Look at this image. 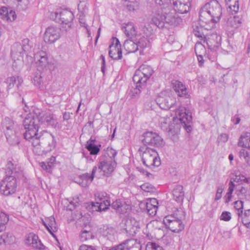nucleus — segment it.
Returning a JSON list of instances; mask_svg holds the SVG:
<instances>
[{"label": "nucleus", "mask_w": 250, "mask_h": 250, "mask_svg": "<svg viewBox=\"0 0 250 250\" xmlns=\"http://www.w3.org/2000/svg\"><path fill=\"white\" fill-rule=\"evenodd\" d=\"M39 109H33L25 117L23 125L25 130L23 133L24 138L30 142L33 146V151L37 155L42 153L43 150L40 145V137L38 136V131L41 125Z\"/></svg>", "instance_id": "obj_1"}, {"label": "nucleus", "mask_w": 250, "mask_h": 250, "mask_svg": "<svg viewBox=\"0 0 250 250\" xmlns=\"http://www.w3.org/2000/svg\"><path fill=\"white\" fill-rule=\"evenodd\" d=\"M222 15V8L218 1L213 0L206 3L201 9L200 21L202 24H207V28H213Z\"/></svg>", "instance_id": "obj_2"}, {"label": "nucleus", "mask_w": 250, "mask_h": 250, "mask_svg": "<svg viewBox=\"0 0 250 250\" xmlns=\"http://www.w3.org/2000/svg\"><path fill=\"white\" fill-rule=\"evenodd\" d=\"M50 18L61 24L62 32H68L72 28L74 16L68 9H61L51 13Z\"/></svg>", "instance_id": "obj_3"}, {"label": "nucleus", "mask_w": 250, "mask_h": 250, "mask_svg": "<svg viewBox=\"0 0 250 250\" xmlns=\"http://www.w3.org/2000/svg\"><path fill=\"white\" fill-rule=\"evenodd\" d=\"M144 139L142 140L143 143L145 145H148L149 146H153V148L147 147L144 151L142 156V161L144 165L148 166L147 162H150L149 164L154 166L156 161V156H152L150 151L153 152H156L155 145H156V134L152 132H146L143 135Z\"/></svg>", "instance_id": "obj_4"}, {"label": "nucleus", "mask_w": 250, "mask_h": 250, "mask_svg": "<svg viewBox=\"0 0 250 250\" xmlns=\"http://www.w3.org/2000/svg\"><path fill=\"white\" fill-rule=\"evenodd\" d=\"M184 216V212L178 209L175 213L166 216L163 219V224L172 232H179L184 228V225L182 221Z\"/></svg>", "instance_id": "obj_5"}, {"label": "nucleus", "mask_w": 250, "mask_h": 250, "mask_svg": "<svg viewBox=\"0 0 250 250\" xmlns=\"http://www.w3.org/2000/svg\"><path fill=\"white\" fill-rule=\"evenodd\" d=\"M34 58L39 71L51 73L56 67L54 60L48 57L46 52L39 51L34 54Z\"/></svg>", "instance_id": "obj_6"}, {"label": "nucleus", "mask_w": 250, "mask_h": 250, "mask_svg": "<svg viewBox=\"0 0 250 250\" xmlns=\"http://www.w3.org/2000/svg\"><path fill=\"white\" fill-rule=\"evenodd\" d=\"M38 136L40 137V145L43 150L42 155L44 151H50L54 149L56 146V142L55 137L50 133L43 131L42 133H38Z\"/></svg>", "instance_id": "obj_7"}, {"label": "nucleus", "mask_w": 250, "mask_h": 250, "mask_svg": "<svg viewBox=\"0 0 250 250\" xmlns=\"http://www.w3.org/2000/svg\"><path fill=\"white\" fill-rule=\"evenodd\" d=\"M17 187V180L15 176H6L0 183V192L5 196H8L16 192Z\"/></svg>", "instance_id": "obj_8"}, {"label": "nucleus", "mask_w": 250, "mask_h": 250, "mask_svg": "<svg viewBox=\"0 0 250 250\" xmlns=\"http://www.w3.org/2000/svg\"><path fill=\"white\" fill-rule=\"evenodd\" d=\"M117 165L116 161L105 159L104 157H100L97 167V173L100 174V178L103 176H108L114 171Z\"/></svg>", "instance_id": "obj_9"}, {"label": "nucleus", "mask_w": 250, "mask_h": 250, "mask_svg": "<svg viewBox=\"0 0 250 250\" xmlns=\"http://www.w3.org/2000/svg\"><path fill=\"white\" fill-rule=\"evenodd\" d=\"M154 70L152 68L147 65H142L138 69L135 71V72L132 78L134 83H138L146 84L147 80L150 78Z\"/></svg>", "instance_id": "obj_10"}, {"label": "nucleus", "mask_w": 250, "mask_h": 250, "mask_svg": "<svg viewBox=\"0 0 250 250\" xmlns=\"http://www.w3.org/2000/svg\"><path fill=\"white\" fill-rule=\"evenodd\" d=\"M61 27L50 26L46 28L43 35L44 41L48 44L53 43L61 37Z\"/></svg>", "instance_id": "obj_11"}, {"label": "nucleus", "mask_w": 250, "mask_h": 250, "mask_svg": "<svg viewBox=\"0 0 250 250\" xmlns=\"http://www.w3.org/2000/svg\"><path fill=\"white\" fill-rule=\"evenodd\" d=\"M41 125L44 124L47 125H50L53 127H56L58 123L55 115L47 111H41L40 109V115H39Z\"/></svg>", "instance_id": "obj_12"}, {"label": "nucleus", "mask_w": 250, "mask_h": 250, "mask_svg": "<svg viewBox=\"0 0 250 250\" xmlns=\"http://www.w3.org/2000/svg\"><path fill=\"white\" fill-rule=\"evenodd\" d=\"M109 56L114 60H120L122 58L121 45L117 38H113L112 42L109 46Z\"/></svg>", "instance_id": "obj_13"}, {"label": "nucleus", "mask_w": 250, "mask_h": 250, "mask_svg": "<svg viewBox=\"0 0 250 250\" xmlns=\"http://www.w3.org/2000/svg\"><path fill=\"white\" fill-rule=\"evenodd\" d=\"M97 167L94 166L93 167L91 174L88 173H85L80 175L79 181L78 182V183L83 187H86L93 181L95 177L100 179V175L97 173Z\"/></svg>", "instance_id": "obj_14"}, {"label": "nucleus", "mask_w": 250, "mask_h": 250, "mask_svg": "<svg viewBox=\"0 0 250 250\" xmlns=\"http://www.w3.org/2000/svg\"><path fill=\"white\" fill-rule=\"evenodd\" d=\"M174 10L179 14H186L189 12L191 5V0H173Z\"/></svg>", "instance_id": "obj_15"}, {"label": "nucleus", "mask_w": 250, "mask_h": 250, "mask_svg": "<svg viewBox=\"0 0 250 250\" xmlns=\"http://www.w3.org/2000/svg\"><path fill=\"white\" fill-rule=\"evenodd\" d=\"M140 229V222L135 218H131L126 221L125 229L129 236H134L139 231Z\"/></svg>", "instance_id": "obj_16"}, {"label": "nucleus", "mask_w": 250, "mask_h": 250, "mask_svg": "<svg viewBox=\"0 0 250 250\" xmlns=\"http://www.w3.org/2000/svg\"><path fill=\"white\" fill-rule=\"evenodd\" d=\"M25 243L34 249L39 250H45L46 247L42 244L38 235L34 233H29L25 240Z\"/></svg>", "instance_id": "obj_17"}, {"label": "nucleus", "mask_w": 250, "mask_h": 250, "mask_svg": "<svg viewBox=\"0 0 250 250\" xmlns=\"http://www.w3.org/2000/svg\"><path fill=\"white\" fill-rule=\"evenodd\" d=\"M207 24H202L199 21V25H196L193 29V34L201 41L205 42L207 40V30H211L207 28Z\"/></svg>", "instance_id": "obj_18"}, {"label": "nucleus", "mask_w": 250, "mask_h": 250, "mask_svg": "<svg viewBox=\"0 0 250 250\" xmlns=\"http://www.w3.org/2000/svg\"><path fill=\"white\" fill-rule=\"evenodd\" d=\"M176 118L181 123L186 125L189 123L192 120V116L190 112L185 107H180L176 110Z\"/></svg>", "instance_id": "obj_19"}, {"label": "nucleus", "mask_w": 250, "mask_h": 250, "mask_svg": "<svg viewBox=\"0 0 250 250\" xmlns=\"http://www.w3.org/2000/svg\"><path fill=\"white\" fill-rule=\"evenodd\" d=\"M143 46L140 40L134 41L133 40H126L124 43V49L127 53H135L139 47L142 48Z\"/></svg>", "instance_id": "obj_20"}, {"label": "nucleus", "mask_w": 250, "mask_h": 250, "mask_svg": "<svg viewBox=\"0 0 250 250\" xmlns=\"http://www.w3.org/2000/svg\"><path fill=\"white\" fill-rule=\"evenodd\" d=\"M171 84L172 88L179 97H185L188 95V90L186 86L179 81L173 80Z\"/></svg>", "instance_id": "obj_21"}, {"label": "nucleus", "mask_w": 250, "mask_h": 250, "mask_svg": "<svg viewBox=\"0 0 250 250\" xmlns=\"http://www.w3.org/2000/svg\"><path fill=\"white\" fill-rule=\"evenodd\" d=\"M24 50L20 42H15L11 46V56L12 59H23Z\"/></svg>", "instance_id": "obj_22"}, {"label": "nucleus", "mask_w": 250, "mask_h": 250, "mask_svg": "<svg viewBox=\"0 0 250 250\" xmlns=\"http://www.w3.org/2000/svg\"><path fill=\"white\" fill-rule=\"evenodd\" d=\"M122 30L129 38L133 39L134 36H136V29L132 22L124 23L122 24Z\"/></svg>", "instance_id": "obj_23"}, {"label": "nucleus", "mask_w": 250, "mask_h": 250, "mask_svg": "<svg viewBox=\"0 0 250 250\" xmlns=\"http://www.w3.org/2000/svg\"><path fill=\"white\" fill-rule=\"evenodd\" d=\"M43 225L47 229L48 231L52 235L58 230L55 219L53 216L46 218L44 221H42Z\"/></svg>", "instance_id": "obj_24"}, {"label": "nucleus", "mask_w": 250, "mask_h": 250, "mask_svg": "<svg viewBox=\"0 0 250 250\" xmlns=\"http://www.w3.org/2000/svg\"><path fill=\"white\" fill-rule=\"evenodd\" d=\"M195 51L200 65L202 66L204 63V56L206 55V49L203 44L197 42L195 46Z\"/></svg>", "instance_id": "obj_25"}, {"label": "nucleus", "mask_w": 250, "mask_h": 250, "mask_svg": "<svg viewBox=\"0 0 250 250\" xmlns=\"http://www.w3.org/2000/svg\"><path fill=\"white\" fill-rule=\"evenodd\" d=\"M165 15L161 14L159 16V19L157 18V20L159 21V22L157 26L160 27H163L164 23L165 22L167 23H171L174 20V18L171 15L169 14V9L165 8L164 9Z\"/></svg>", "instance_id": "obj_26"}, {"label": "nucleus", "mask_w": 250, "mask_h": 250, "mask_svg": "<svg viewBox=\"0 0 250 250\" xmlns=\"http://www.w3.org/2000/svg\"><path fill=\"white\" fill-rule=\"evenodd\" d=\"M94 142L95 140L91 138L86 142L85 144V148L92 155H96L99 153L100 151V147L101 146V145H99V146L96 145Z\"/></svg>", "instance_id": "obj_27"}, {"label": "nucleus", "mask_w": 250, "mask_h": 250, "mask_svg": "<svg viewBox=\"0 0 250 250\" xmlns=\"http://www.w3.org/2000/svg\"><path fill=\"white\" fill-rule=\"evenodd\" d=\"M7 84V88L8 90L13 88L14 85L16 84L18 88L21 85L23 82L22 79L19 76H12L8 77L6 81Z\"/></svg>", "instance_id": "obj_28"}, {"label": "nucleus", "mask_w": 250, "mask_h": 250, "mask_svg": "<svg viewBox=\"0 0 250 250\" xmlns=\"http://www.w3.org/2000/svg\"><path fill=\"white\" fill-rule=\"evenodd\" d=\"M123 244H125V250H141L140 244L134 239L127 240Z\"/></svg>", "instance_id": "obj_29"}, {"label": "nucleus", "mask_w": 250, "mask_h": 250, "mask_svg": "<svg viewBox=\"0 0 250 250\" xmlns=\"http://www.w3.org/2000/svg\"><path fill=\"white\" fill-rule=\"evenodd\" d=\"M117 154V151L110 147H107L104 150L103 154L100 157H104L105 159L115 161V158Z\"/></svg>", "instance_id": "obj_30"}, {"label": "nucleus", "mask_w": 250, "mask_h": 250, "mask_svg": "<svg viewBox=\"0 0 250 250\" xmlns=\"http://www.w3.org/2000/svg\"><path fill=\"white\" fill-rule=\"evenodd\" d=\"M17 167V165L14 164L12 161H8L5 168L6 176L14 175L16 177L18 172Z\"/></svg>", "instance_id": "obj_31"}, {"label": "nucleus", "mask_w": 250, "mask_h": 250, "mask_svg": "<svg viewBox=\"0 0 250 250\" xmlns=\"http://www.w3.org/2000/svg\"><path fill=\"white\" fill-rule=\"evenodd\" d=\"M156 199L151 198L149 202L146 204L147 212L151 216H154L156 214Z\"/></svg>", "instance_id": "obj_32"}, {"label": "nucleus", "mask_w": 250, "mask_h": 250, "mask_svg": "<svg viewBox=\"0 0 250 250\" xmlns=\"http://www.w3.org/2000/svg\"><path fill=\"white\" fill-rule=\"evenodd\" d=\"M43 72L38 70L34 73L33 78L34 84L40 88H43Z\"/></svg>", "instance_id": "obj_33"}, {"label": "nucleus", "mask_w": 250, "mask_h": 250, "mask_svg": "<svg viewBox=\"0 0 250 250\" xmlns=\"http://www.w3.org/2000/svg\"><path fill=\"white\" fill-rule=\"evenodd\" d=\"M225 2L229 12L232 13H236L238 11V0H225Z\"/></svg>", "instance_id": "obj_34"}, {"label": "nucleus", "mask_w": 250, "mask_h": 250, "mask_svg": "<svg viewBox=\"0 0 250 250\" xmlns=\"http://www.w3.org/2000/svg\"><path fill=\"white\" fill-rule=\"evenodd\" d=\"M173 194L175 200L177 201L182 202L184 197V192L182 186H177L173 191Z\"/></svg>", "instance_id": "obj_35"}, {"label": "nucleus", "mask_w": 250, "mask_h": 250, "mask_svg": "<svg viewBox=\"0 0 250 250\" xmlns=\"http://www.w3.org/2000/svg\"><path fill=\"white\" fill-rule=\"evenodd\" d=\"M239 145L243 147L250 148V133L246 132L242 135Z\"/></svg>", "instance_id": "obj_36"}, {"label": "nucleus", "mask_w": 250, "mask_h": 250, "mask_svg": "<svg viewBox=\"0 0 250 250\" xmlns=\"http://www.w3.org/2000/svg\"><path fill=\"white\" fill-rule=\"evenodd\" d=\"M3 126L6 128L5 134L8 132L10 135L15 134L14 123L9 118H5L3 122Z\"/></svg>", "instance_id": "obj_37"}, {"label": "nucleus", "mask_w": 250, "mask_h": 250, "mask_svg": "<svg viewBox=\"0 0 250 250\" xmlns=\"http://www.w3.org/2000/svg\"><path fill=\"white\" fill-rule=\"evenodd\" d=\"M8 221V215L0 210V232L5 230L6 228L5 225Z\"/></svg>", "instance_id": "obj_38"}, {"label": "nucleus", "mask_w": 250, "mask_h": 250, "mask_svg": "<svg viewBox=\"0 0 250 250\" xmlns=\"http://www.w3.org/2000/svg\"><path fill=\"white\" fill-rule=\"evenodd\" d=\"M96 202H104L106 200L110 201L109 195L105 192H97L95 194Z\"/></svg>", "instance_id": "obj_39"}, {"label": "nucleus", "mask_w": 250, "mask_h": 250, "mask_svg": "<svg viewBox=\"0 0 250 250\" xmlns=\"http://www.w3.org/2000/svg\"><path fill=\"white\" fill-rule=\"evenodd\" d=\"M136 84V87L131 90L132 96L135 97L139 95L141 91L145 88L146 84L141 83H134Z\"/></svg>", "instance_id": "obj_40"}, {"label": "nucleus", "mask_w": 250, "mask_h": 250, "mask_svg": "<svg viewBox=\"0 0 250 250\" xmlns=\"http://www.w3.org/2000/svg\"><path fill=\"white\" fill-rule=\"evenodd\" d=\"M92 233L90 231L83 230L80 234V240L82 242H84L92 238Z\"/></svg>", "instance_id": "obj_41"}, {"label": "nucleus", "mask_w": 250, "mask_h": 250, "mask_svg": "<svg viewBox=\"0 0 250 250\" xmlns=\"http://www.w3.org/2000/svg\"><path fill=\"white\" fill-rule=\"evenodd\" d=\"M6 137L7 141L10 145H18L19 144L18 139L16 137L15 134L10 135L8 132L6 133Z\"/></svg>", "instance_id": "obj_42"}, {"label": "nucleus", "mask_w": 250, "mask_h": 250, "mask_svg": "<svg viewBox=\"0 0 250 250\" xmlns=\"http://www.w3.org/2000/svg\"><path fill=\"white\" fill-rule=\"evenodd\" d=\"M243 224L248 228H250V209L245 211L242 218Z\"/></svg>", "instance_id": "obj_43"}, {"label": "nucleus", "mask_w": 250, "mask_h": 250, "mask_svg": "<svg viewBox=\"0 0 250 250\" xmlns=\"http://www.w3.org/2000/svg\"><path fill=\"white\" fill-rule=\"evenodd\" d=\"M131 209L130 205L126 203L125 202L122 201V205L120 207V209L118 210V212L120 214H125L128 212Z\"/></svg>", "instance_id": "obj_44"}, {"label": "nucleus", "mask_w": 250, "mask_h": 250, "mask_svg": "<svg viewBox=\"0 0 250 250\" xmlns=\"http://www.w3.org/2000/svg\"><path fill=\"white\" fill-rule=\"evenodd\" d=\"M242 23V19L239 16H234L230 21L231 25L235 28L239 27Z\"/></svg>", "instance_id": "obj_45"}, {"label": "nucleus", "mask_w": 250, "mask_h": 250, "mask_svg": "<svg viewBox=\"0 0 250 250\" xmlns=\"http://www.w3.org/2000/svg\"><path fill=\"white\" fill-rule=\"evenodd\" d=\"M17 8L19 10H25L27 8L28 5L29 4L28 0H17Z\"/></svg>", "instance_id": "obj_46"}, {"label": "nucleus", "mask_w": 250, "mask_h": 250, "mask_svg": "<svg viewBox=\"0 0 250 250\" xmlns=\"http://www.w3.org/2000/svg\"><path fill=\"white\" fill-rule=\"evenodd\" d=\"M12 60V67L14 70L18 71L23 65V59H15Z\"/></svg>", "instance_id": "obj_47"}, {"label": "nucleus", "mask_w": 250, "mask_h": 250, "mask_svg": "<svg viewBox=\"0 0 250 250\" xmlns=\"http://www.w3.org/2000/svg\"><path fill=\"white\" fill-rule=\"evenodd\" d=\"M17 15L14 11L11 8H9L8 14L7 15V17H5V21H13L16 20Z\"/></svg>", "instance_id": "obj_48"}, {"label": "nucleus", "mask_w": 250, "mask_h": 250, "mask_svg": "<svg viewBox=\"0 0 250 250\" xmlns=\"http://www.w3.org/2000/svg\"><path fill=\"white\" fill-rule=\"evenodd\" d=\"M96 204H98L99 207L98 208L100 209V211H105L110 206V201L106 200L105 202H96Z\"/></svg>", "instance_id": "obj_49"}, {"label": "nucleus", "mask_w": 250, "mask_h": 250, "mask_svg": "<svg viewBox=\"0 0 250 250\" xmlns=\"http://www.w3.org/2000/svg\"><path fill=\"white\" fill-rule=\"evenodd\" d=\"M141 188L145 192H153L155 188L151 184L148 183H145L141 186Z\"/></svg>", "instance_id": "obj_50"}, {"label": "nucleus", "mask_w": 250, "mask_h": 250, "mask_svg": "<svg viewBox=\"0 0 250 250\" xmlns=\"http://www.w3.org/2000/svg\"><path fill=\"white\" fill-rule=\"evenodd\" d=\"M77 200V199L76 200L74 199L71 200L69 202V204L66 207V210L72 211L75 209L79 204Z\"/></svg>", "instance_id": "obj_51"}, {"label": "nucleus", "mask_w": 250, "mask_h": 250, "mask_svg": "<svg viewBox=\"0 0 250 250\" xmlns=\"http://www.w3.org/2000/svg\"><path fill=\"white\" fill-rule=\"evenodd\" d=\"M122 200L121 199H117L113 202L111 204V207L116 210L118 212L119 209H120L121 205H122Z\"/></svg>", "instance_id": "obj_52"}, {"label": "nucleus", "mask_w": 250, "mask_h": 250, "mask_svg": "<svg viewBox=\"0 0 250 250\" xmlns=\"http://www.w3.org/2000/svg\"><path fill=\"white\" fill-rule=\"evenodd\" d=\"M9 10V8L4 6L1 7L0 8V15L3 20L5 21V17H7Z\"/></svg>", "instance_id": "obj_53"}, {"label": "nucleus", "mask_w": 250, "mask_h": 250, "mask_svg": "<svg viewBox=\"0 0 250 250\" xmlns=\"http://www.w3.org/2000/svg\"><path fill=\"white\" fill-rule=\"evenodd\" d=\"M79 250H97L96 247L83 244L79 248Z\"/></svg>", "instance_id": "obj_54"}, {"label": "nucleus", "mask_w": 250, "mask_h": 250, "mask_svg": "<svg viewBox=\"0 0 250 250\" xmlns=\"http://www.w3.org/2000/svg\"><path fill=\"white\" fill-rule=\"evenodd\" d=\"M29 42V41L28 39H24L22 40V44H21V45L23 48V50H24V51H28L30 49V47L28 44Z\"/></svg>", "instance_id": "obj_55"}, {"label": "nucleus", "mask_w": 250, "mask_h": 250, "mask_svg": "<svg viewBox=\"0 0 250 250\" xmlns=\"http://www.w3.org/2000/svg\"><path fill=\"white\" fill-rule=\"evenodd\" d=\"M146 250H156V243L148 242L146 246Z\"/></svg>", "instance_id": "obj_56"}, {"label": "nucleus", "mask_w": 250, "mask_h": 250, "mask_svg": "<svg viewBox=\"0 0 250 250\" xmlns=\"http://www.w3.org/2000/svg\"><path fill=\"white\" fill-rule=\"evenodd\" d=\"M231 218L230 213L228 212H224L221 215V219L224 221H229Z\"/></svg>", "instance_id": "obj_57"}, {"label": "nucleus", "mask_w": 250, "mask_h": 250, "mask_svg": "<svg viewBox=\"0 0 250 250\" xmlns=\"http://www.w3.org/2000/svg\"><path fill=\"white\" fill-rule=\"evenodd\" d=\"M79 22L80 23V25L84 27V28H87L88 25L86 23L85 20V16L83 15H80L79 17Z\"/></svg>", "instance_id": "obj_58"}, {"label": "nucleus", "mask_w": 250, "mask_h": 250, "mask_svg": "<svg viewBox=\"0 0 250 250\" xmlns=\"http://www.w3.org/2000/svg\"><path fill=\"white\" fill-rule=\"evenodd\" d=\"M100 58L102 59L101 71L103 74H104L105 70V60L103 55H101Z\"/></svg>", "instance_id": "obj_59"}, {"label": "nucleus", "mask_w": 250, "mask_h": 250, "mask_svg": "<svg viewBox=\"0 0 250 250\" xmlns=\"http://www.w3.org/2000/svg\"><path fill=\"white\" fill-rule=\"evenodd\" d=\"M243 204L241 201H237L234 203V208L237 210H240L243 208Z\"/></svg>", "instance_id": "obj_60"}, {"label": "nucleus", "mask_w": 250, "mask_h": 250, "mask_svg": "<svg viewBox=\"0 0 250 250\" xmlns=\"http://www.w3.org/2000/svg\"><path fill=\"white\" fill-rule=\"evenodd\" d=\"M109 250H125V244H123V243H122L118 246L113 247Z\"/></svg>", "instance_id": "obj_61"}, {"label": "nucleus", "mask_w": 250, "mask_h": 250, "mask_svg": "<svg viewBox=\"0 0 250 250\" xmlns=\"http://www.w3.org/2000/svg\"><path fill=\"white\" fill-rule=\"evenodd\" d=\"M99 207L98 204H96V202H92L91 203V212H93L94 211H100V209L98 208Z\"/></svg>", "instance_id": "obj_62"}, {"label": "nucleus", "mask_w": 250, "mask_h": 250, "mask_svg": "<svg viewBox=\"0 0 250 250\" xmlns=\"http://www.w3.org/2000/svg\"><path fill=\"white\" fill-rule=\"evenodd\" d=\"M170 3V0H157V3L160 5L167 6Z\"/></svg>", "instance_id": "obj_63"}, {"label": "nucleus", "mask_w": 250, "mask_h": 250, "mask_svg": "<svg viewBox=\"0 0 250 250\" xmlns=\"http://www.w3.org/2000/svg\"><path fill=\"white\" fill-rule=\"evenodd\" d=\"M41 166L44 170H45L46 171L49 172L51 170L48 167V164L44 162H42L41 163Z\"/></svg>", "instance_id": "obj_64"}]
</instances>
